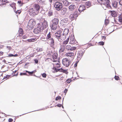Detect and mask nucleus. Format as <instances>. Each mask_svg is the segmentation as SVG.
I'll list each match as a JSON object with an SVG mask.
<instances>
[{
    "label": "nucleus",
    "instance_id": "2f4dec72",
    "mask_svg": "<svg viewBox=\"0 0 122 122\" xmlns=\"http://www.w3.org/2000/svg\"><path fill=\"white\" fill-rule=\"evenodd\" d=\"M119 21L121 23H122V15H121L119 17Z\"/></svg>",
    "mask_w": 122,
    "mask_h": 122
},
{
    "label": "nucleus",
    "instance_id": "bb28decb",
    "mask_svg": "<svg viewBox=\"0 0 122 122\" xmlns=\"http://www.w3.org/2000/svg\"><path fill=\"white\" fill-rule=\"evenodd\" d=\"M68 21V19L67 18H64L61 20V22L62 23L66 24L67 23Z\"/></svg>",
    "mask_w": 122,
    "mask_h": 122
},
{
    "label": "nucleus",
    "instance_id": "c9c22d12",
    "mask_svg": "<svg viewBox=\"0 0 122 122\" xmlns=\"http://www.w3.org/2000/svg\"><path fill=\"white\" fill-rule=\"evenodd\" d=\"M71 81V80L70 79H68L66 80V82L68 83H70Z\"/></svg>",
    "mask_w": 122,
    "mask_h": 122
},
{
    "label": "nucleus",
    "instance_id": "58836bf2",
    "mask_svg": "<svg viewBox=\"0 0 122 122\" xmlns=\"http://www.w3.org/2000/svg\"><path fill=\"white\" fill-rule=\"evenodd\" d=\"M115 79L116 80H118L119 79V77L118 76H115Z\"/></svg>",
    "mask_w": 122,
    "mask_h": 122
},
{
    "label": "nucleus",
    "instance_id": "13d9d810",
    "mask_svg": "<svg viewBox=\"0 0 122 122\" xmlns=\"http://www.w3.org/2000/svg\"><path fill=\"white\" fill-rule=\"evenodd\" d=\"M49 1L50 3H51L52 2V0H49Z\"/></svg>",
    "mask_w": 122,
    "mask_h": 122
},
{
    "label": "nucleus",
    "instance_id": "09e8293b",
    "mask_svg": "<svg viewBox=\"0 0 122 122\" xmlns=\"http://www.w3.org/2000/svg\"><path fill=\"white\" fill-rule=\"evenodd\" d=\"M35 62L36 63H37L38 62V61L37 59H35L34 60Z\"/></svg>",
    "mask_w": 122,
    "mask_h": 122
},
{
    "label": "nucleus",
    "instance_id": "f704fd0d",
    "mask_svg": "<svg viewBox=\"0 0 122 122\" xmlns=\"http://www.w3.org/2000/svg\"><path fill=\"white\" fill-rule=\"evenodd\" d=\"M61 97L60 96H58L56 97V101L58 100H60L61 99Z\"/></svg>",
    "mask_w": 122,
    "mask_h": 122
},
{
    "label": "nucleus",
    "instance_id": "6ab92c4d",
    "mask_svg": "<svg viewBox=\"0 0 122 122\" xmlns=\"http://www.w3.org/2000/svg\"><path fill=\"white\" fill-rule=\"evenodd\" d=\"M118 4V2L117 1H113L112 4V7L114 8H116L117 7V5Z\"/></svg>",
    "mask_w": 122,
    "mask_h": 122
},
{
    "label": "nucleus",
    "instance_id": "052dcab7",
    "mask_svg": "<svg viewBox=\"0 0 122 122\" xmlns=\"http://www.w3.org/2000/svg\"><path fill=\"white\" fill-rule=\"evenodd\" d=\"M72 1H80V0H71Z\"/></svg>",
    "mask_w": 122,
    "mask_h": 122
},
{
    "label": "nucleus",
    "instance_id": "69168bd1",
    "mask_svg": "<svg viewBox=\"0 0 122 122\" xmlns=\"http://www.w3.org/2000/svg\"><path fill=\"white\" fill-rule=\"evenodd\" d=\"M3 61L4 62H5L6 61L5 60H3Z\"/></svg>",
    "mask_w": 122,
    "mask_h": 122
},
{
    "label": "nucleus",
    "instance_id": "7ed1b4c3",
    "mask_svg": "<svg viewBox=\"0 0 122 122\" xmlns=\"http://www.w3.org/2000/svg\"><path fill=\"white\" fill-rule=\"evenodd\" d=\"M98 2L101 4H107V6L108 7L111 8V6L110 5V1L109 0H97Z\"/></svg>",
    "mask_w": 122,
    "mask_h": 122
},
{
    "label": "nucleus",
    "instance_id": "39448f33",
    "mask_svg": "<svg viewBox=\"0 0 122 122\" xmlns=\"http://www.w3.org/2000/svg\"><path fill=\"white\" fill-rule=\"evenodd\" d=\"M54 6L56 10L59 11L62 7V4L61 3L57 2L54 4Z\"/></svg>",
    "mask_w": 122,
    "mask_h": 122
},
{
    "label": "nucleus",
    "instance_id": "5fc2aeb1",
    "mask_svg": "<svg viewBox=\"0 0 122 122\" xmlns=\"http://www.w3.org/2000/svg\"><path fill=\"white\" fill-rule=\"evenodd\" d=\"M18 56V55L17 54H15V55L13 54V56L14 57H16Z\"/></svg>",
    "mask_w": 122,
    "mask_h": 122
},
{
    "label": "nucleus",
    "instance_id": "3c124183",
    "mask_svg": "<svg viewBox=\"0 0 122 122\" xmlns=\"http://www.w3.org/2000/svg\"><path fill=\"white\" fill-rule=\"evenodd\" d=\"M105 24L107 25L108 24V20H105Z\"/></svg>",
    "mask_w": 122,
    "mask_h": 122
},
{
    "label": "nucleus",
    "instance_id": "37998d69",
    "mask_svg": "<svg viewBox=\"0 0 122 122\" xmlns=\"http://www.w3.org/2000/svg\"><path fill=\"white\" fill-rule=\"evenodd\" d=\"M45 2L44 0H40L39 1V2L41 4L44 3V2Z\"/></svg>",
    "mask_w": 122,
    "mask_h": 122
},
{
    "label": "nucleus",
    "instance_id": "4d7b16f0",
    "mask_svg": "<svg viewBox=\"0 0 122 122\" xmlns=\"http://www.w3.org/2000/svg\"><path fill=\"white\" fill-rule=\"evenodd\" d=\"M57 106L59 107H60L61 106V104H59L57 105Z\"/></svg>",
    "mask_w": 122,
    "mask_h": 122
},
{
    "label": "nucleus",
    "instance_id": "864d4df0",
    "mask_svg": "<svg viewBox=\"0 0 122 122\" xmlns=\"http://www.w3.org/2000/svg\"><path fill=\"white\" fill-rule=\"evenodd\" d=\"M18 3L19 4H21V1L20 0H19L18 1Z\"/></svg>",
    "mask_w": 122,
    "mask_h": 122
},
{
    "label": "nucleus",
    "instance_id": "ddd939ff",
    "mask_svg": "<svg viewBox=\"0 0 122 122\" xmlns=\"http://www.w3.org/2000/svg\"><path fill=\"white\" fill-rule=\"evenodd\" d=\"M65 49L67 51H70L74 50L76 49V47H72L70 45H68L66 46L65 47Z\"/></svg>",
    "mask_w": 122,
    "mask_h": 122
},
{
    "label": "nucleus",
    "instance_id": "a19ab883",
    "mask_svg": "<svg viewBox=\"0 0 122 122\" xmlns=\"http://www.w3.org/2000/svg\"><path fill=\"white\" fill-rule=\"evenodd\" d=\"M15 12L16 14H17L18 13V14H19L20 13L21 11H20V10H18L17 11L15 10Z\"/></svg>",
    "mask_w": 122,
    "mask_h": 122
},
{
    "label": "nucleus",
    "instance_id": "ea45409f",
    "mask_svg": "<svg viewBox=\"0 0 122 122\" xmlns=\"http://www.w3.org/2000/svg\"><path fill=\"white\" fill-rule=\"evenodd\" d=\"M10 77V75H7L6 76L4 77L3 79H5V78H8Z\"/></svg>",
    "mask_w": 122,
    "mask_h": 122
},
{
    "label": "nucleus",
    "instance_id": "680f3d73",
    "mask_svg": "<svg viewBox=\"0 0 122 122\" xmlns=\"http://www.w3.org/2000/svg\"><path fill=\"white\" fill-rule=\"evenodd\" d=\"M3 46H0V48L1 49L2 48H3Z\"/></svg>",
    "mask_w": 122,
    "mask_h": 122
},
{
    "label": "nucleus",
    "instance_id": "6e6d98bb",
    "mask_svg": "<svg viewBox=\"0 0 122 122\" xmlns=\"http://www.w3.org/2000/svg\"><path fill=\"white\" fill-rule=\"evenodd\" d=\"M2 1H4L6 3H8V1L7 0H4H4H2Z\"/></svg>",
    "mask_w": 122,
    "mask_h": 122
},
{
    "label": "nucleus",
    "instance_id": "c756f323",
    "mask_svg": "<svg viewBox=\"0 0 122 122\" xmlns=\"http://www.w3.org/2000/svg\"><path fill=\"white\" fill-rule=\"evenodd\" d=\"M69 40V38L68 37L67 38V40H65L63 41V44L65 45V44H67Z\"/></svg>",
    "mask_w": 122,
    "mask_h": 122
},
{
    "label": "nucleus",
    "instance_id": "20e7f679",
    "mask_svg": "<svg viewBox=\"0 0 122 122\" xmlns=\"http://www.w3.org/2000/svg\"><path fill=\"white\" fill-rule=\"evenodd\" d=\"M79 14L78 12L76 10L74 13L71 14L70 15L69 17V18L71 21H72L76 19Z\"/></svg>",
    "mask_w": 122,
    "mask_h": 122
},
{
    "label": "nucleus",
    "instance_id": "c03bdc74",
    "mask_svg": "<svg viewBox=\"0 0 122 122\" xmlns=\"http://www.w3.org/2000/svg\"><path fill=\"white\" fill-rule=\"evenodd\" d=\"M78 61H77V62H76V63L74 64V67H76L77 66V63H78V62L79 61V59H78Z\"/></svg>",
    "mask_w": 122,
    "mask_h": 122
},
{
    "label": "nucleus",
    "instance_id": "bf43d9fd",
    "mask_svg": "<svg viewBox=\"0 0 122 122\" xmlns=\"http://www.w3.org/2000/svg\"><path fill=\"white\" fill-rule=\"evenodd\" d=\"M0 53L2 55H3V52L2 51H0Z\"/></svg>",
    "mask_w": 122,
    "mask_h": 122
},
{
    "label": "nucleus",
    "instance_id": "4be33fe9",
    "mask_svg": "<svg viewBox=\"0 0 122 122\" xmlns=\"http://www.w3.org/2000/svg\"><path fill=\"white\" fill-rule=\"evenodd\" d=\"M111 15L113 17L117 16V14L116 12L114 10L110 11Z\"/></svg>",
    "mask_w": 122,
    "mask_h": 122
},
{
    "label": "nucleus",
    "instance_id": "4c0bfd02",
    "mask_svg": "<svg viewBox=\"0 0 122 122\" xmlns=\"http://www.w3.org/2000/svg\"><path fill=\"white\" fill-rule=\"evenodd\" d=\"M42 76L44 78H46V73H44L42 74Z\"/></svg>",
    "mask_w": 122,
    "mask_h": 122
},
{
    "label": "nucleus",
    "instance_id": "393cba45",
    "mask_svg": "<svg viewBox=\"0 0 122 122\" xmlns=\"http://www.w3.org/2000/svg\"><path fill=\"white\" fill-rule=\"evenodd\" d=\"M53 11L50 10L48 13V16L49 17L52 16L53 15Z\"/></svg>",
    "mask_w": 122,
    "mask_h": 122
},
{
    "label": "nucleus",
    "instance_id": "e2e57ef3",
    "mask_svg": "<svg viewBox=\"0 0 122 122\" xmlns=\"http://www.w3.org/2000/svg\"><path fill=\"white\" fill-rule=\"evenodd\" d=\"M22 37L23 39H25L26 38V36H24L23 37Z\"/></svg>",
    "mask_w": 122,
    "mask_h": 122
},
{
    "label": "nucleus",
    "instance_id": "f257e3e1",
    "mask_svg": "<svg viewBox=\"0 0 122 122\" xmlns=\"http://www.w3.org/2000/svg\"><path fill=\"white\" fill-rule=\"evenodd\" d=\"M52 23L50 25L51 28L53 30H55L57 28L59 23V19L58 18H54L52 20Z\"/></svg>",
    "mask_w": 122,
    "mask_h": 122
},
{
    "label": "nucleus",
    "instance_id": "9d476101",
    "mask_svg": "<svg viewBox=\"0 0 122 122\" xmlns=\"http://www.w3.org/2000/svg\"><path fill=\"white\" fill-rule=\"evenodd\" d=\"M33 21V20H29L28 22L27 28H28L29 30H31L34 28Z\"/></svg>",
    "mask_w": 122,
    "mask_h": 122
},
{
    "label": "nucleus",
    "instance_id": "72a5a7b5",
    "mask_svg": "<svg viewBox=\"0 0 122 122\" xmlns=\"http://www.w3.org/2000/svg\"><path fill=\"white\" fill-rule=\"evenodd\" d=\"M42 51V49L41 48H37L36 49V51L37 52H41Z\"/></svg>",
    "mask_w": 122,
    "mask_h": 122
},
{
    "label": "nucleus",
    "instance_id": "cd10ccee",
    "mask_svg": "<svg viewBox=\"0 0 122 122\" xmlns=\"http://www.w3.org/2000/svg\"><path fill=\"white\" fill-rule=\"evenodd\" d=\"M58 56L57 54L56 53H54L52 55V58L53 60L57 59Z\"/></svg>",
    "mask_w": 122,
    "mask_h": 122
},
{
    "label": "nucleus",
    "instance_id": "473e14b6",
    "mask_svg": "<svg viewBox=\"0 0 122 122\" xmlns=\"http://www.w3.org/2000/svg\"><path fill=\"white\" fill-rule=\"evenodd\" d=\"M18 32L19 34H22L23 33V30L22 29L20 28H19V30Z\"/></svg>",
    "mask_w": 122,
    "mask_h": 122
},
{
    "label": "nucleus",
    "instance_id": "c85d7f7f",
    "mask_svg": "<svg viewBox=\"0 0 122 122\" xmlns=\"http://www.w3.org/2000/svg\"><path fill=\"white\" fill-rule=\"evenodd\" d=\"M62 1L63 2V4L65 6H67L68 5V1L66 0H62Z\"/></svg>",
    "mask_w": 122,
    "mask_h": 122
},
{
    "label": "nucleus",
    "instance_id": "b1692460",
    "mask_svg": "<svg viewBox=\"0 0 122 122\" xmlns=\"http://www.w3.org/2000/svg\"><path fill=\"white\" fill-rule=\"evenodd\" d=\"M57 71H59L60 72H62L64 73H65L66 74H67L68 73V72L66 70H64L62 69H57Z\"/></svg>",
    "mask_w": 122,
    "mask_h": 122
},
{
    "label": "nucleus",
    "instance_id": "e433bc0d",
    "mask_svg": "<svg viewBox=\"0 0 122 122\" xmlns=\"http://www.w3.org/2000/svg\"><path fill=\"white\" fill-rule=\"evenodd\" d=\"M99 44L100 45L103 46L104 44V42L103 41H101L99 42Z\"/></svg>",
    "mask_w": 122,
    "mask_h": 122
},
{
    "label": "nucleus",
    "instance_id": "aec40b11",
    "mask_svg": "<svg viewBox=\"0 0 122 122\" xmlns=\"http://www.w3.org/2000/svg\"><path fill=\"white\" fill-rule=\"evenodd\" d=\"M61 13L63 15H64L66 13L67 10V9L66 8L64 7L61 10Z\"/></svg>",
    "mask_w": 122,
    "mask_h": 122
},
{
    "label": "nucleus",
    "instance_id": "6e6552de",
    "mask_svg": "<svg viewBox=\"0 0 122 122\" xmlns=\"http://www.w3.org/2000/svg\"><path fill=\"white\" fill-rule=\"evenodd\" d=\"M62 63L64 66L67 67L70 64V62L68 59L65 58L62 59Z\"/></svg>",
    "mask_w": 122,
    "mask_h": 122
},
{
    "label": "nucleus",
    "instance_id": "9b49d317",
    "mask_svg": "<svg viewBox=\"0 0 122 122\" xmlns=\"http://www.w3.org/2000/svg\"><path fill=\"white\" fill-rule=\"evenodd\" d=\"M43 30L41 28V27L38 25L37 27L34 30V32L35 34L40 33Z\"/></svg>",
    "mask_w": 122,
    "mask_h": 122
},
{
    "label": "nucleus",
    "instance_id": "f03ea898",
    "mask_svg": "<svg viewBox=\"0 0 122 122\" xmlns=\"http://www.w3.org/2000/svg\"><path fill=\"white\" fill-rule=\"evenodd\" d=\"M43 30L48 27V24L47 21L44 19L42 20L41 22L38 24Z\"/></svg>",
    "mask_w": 122,
    "mask_h": 122
},
{
    "label": "nucleus",
    "instance_id": "603ef678",
    "mask_svg": "<svg viewBox=\"0 0 122 122\" xmlns=\"http://www.w3.org/2000/svg\"><path fill=\"white\" fill-rule=\"evenodd\" d=\"M101 38L102 39H104V40H105L106 39V37L104 36H101Z\"/></svg>",
    "mask_w": 122,
    "mask_h": 122
},
{
    "label": "nucleus",
    "instance_id": "f8f14e48",
    "mask_svg": "<svg viewBox=\"0 0 122 122\" xmlns=\"http://www.w3.org/2000/svg\"><path fill=\"white\" fill-rule=\"evenodd\" d=\"M65 55L67 56L70 57L71 58H69V60L71 61L74 59L75 55L74 54L73 52H69L66 53Z\"/></svg>",
    "mask_w": 122,
    "mask_h": 122
},
{
    "label": "nucleus",
    "instance_id": "774afa93",
    "mask_svg": "<svg viewBox=\"0 0 122 122\" xmlns=\"http://www.w3.org/2000/svg\"><path fill=\"white\" fill-rule=\"evenodd\" d=\"M26 71V72H28V73H29V71Z\"/></svg>",
    "mask_w": 122,
    "mask_h": 122
},
{
    "label": "nucleus",
    "instance_id": "2eb2a0df",
    "mask_svg": "<svg viewBox=\"0 0 122 122\" xmlns=\"http://www.w3.org/2000/svg\"><path fill=\"white\" fill-rule=\"evenodd\" d=\"M76 42L75 39H74V37L71 36L70 38V43L71 44H75Z\"/></svg>",
    "mask_w": 122,
    "mask_h": 122
},
{
    "label": "nucleus",
    "instance_id": "a878e982",
    "mask_svg": "<svg viewBox=\"0 0 122 122\" xmlns=\"http://www.w3.org/2000/svg\"><path fill=\"white\" fill-rule=\"evenodd\" d=\"M34 7L37 11H38L40 9V6L38 4H35L34 5Z\"/></svg>",
    "mask_w": 122,
    "mask_h": 122
},
{
    "label": "nucleus",
    "instance_id": "8fccbe9b",
    "mask_svg": "<svg viewBox=\"0 0 122 122\" xmlns=\"http://www.w3.org/2000/svg\"><path fill=\"white\" fill-rule=\"evenodd\" d=\"M119 3L120 5H122V0H120Z\"/></svg>",
    "mask_w": 122,
    "mask_h": 122
},
{
    "label": "nucleus",
    "instance_id": "5701e85b",
    "mask_svg": "<svg viewBox=\"0 0 122 122\" xmlns=\"http://www.w3.org/2000/svg\"><path fill=\"white\" fill-rule=\"evenodd\" d=\"M85 5L86 7L88 8L92 6L91 2L90 1L86 2L85 3Z\"/></svg>",
    "mask_w": 122,
    "mask_h": 122
},
{
    "label": "nucleus",
    "instance_id": "f3484780",
    "mask_svg": "<svg viewBox=\"0 0 122 122\" xmlns=\"http://www.w3.org/2000/svg\"><path fill=\"white\" fill-rule=\"evenodd\" d=\"M76 7L75 5L72 4L70 5L69 7V10L72 11L74 10L76 8Z\"/></svg>",
    "mask_w": 122,
    "mask_h": 122
},
{
    "label": "nucleus",
    "instance_id": "7c9ffc66",
    "mask_svg": "<svg viewBox=\"0 0 122 122\" xmlns=\"http://www.w3.org/2000/svg\"><path fill=\"white\" fill-rule=\"evenodd\" d=\"M35 40V39L34 38H31L30 39L27 40L28 42H34Z\"/></svg>",
    "mask_w": 122,
    "mask_h": 122
},
{
    "label": "nucleus",
    "instance_id": "0e129e2a",
    "mask_svg": "<svg viewBox=\"0 0 122 122\" xmlns=\"http://www.w3.org/2000/svg\"><path fill=\"white\" fill-rule=\"evenodd\" d=\"M29 64L28 63H26L25 64V66H26L28 65V64Z\"/></svg>",
    "mask_w": 122,
    "mask_h": 122
},
{
    "label": "nucleus",
    "instance_id": "4468645a",
    "mask_svg": "<svg viewBox=\"0 0 122 122\" xmlns=\"http://www.w3.org/2000/svg\"><path fill=\"white\" fill-rule=\"evenodd\" d=\"M54 38V37L52 36V38L49 40L50 41V46L52 47H54L55 44Z\"/></svg>",
    "mask_w": 122,
    "mask_h": 122
},
{
    "label": "nucleus",
    "instance_id": "412c9836",
    "mask_svg": "<svg viewBox=\"0 0 122 122\" xmlns=\"http://www.w3.org/2000/svg\"><path fill=\"white\" fill-rule=\"evenodd\" d=\"M52 33L49 32L47 35V37L46 38L47 40H49L52 38Z\"/></svg>",
    "mask_w": 122,
    "mask_h": 122
},
{
    "label": "nucleus",
    "instance_id": "dca6fc26",
    "mask_svg": "<svg viewBox=\"0 0 122 122\" xmlns=\"http://www.w3.org/2000/svg\"><path fill=\"white\" fill-rule=\"evenodd\" d=\"M85 6L83 5H81L78 9V11L81 13V12L83 11L85 9Z\"/></svg>",
    "mask_w": 122,
    "mask_h": 122
},
{
    "label": "nucleus",
    "instance_id": "49530a36",
    "mask_svg": "<svg viewBox=\"0 0 122 122\" xmlns=\"http://www.w3.org/2000/svg\"><path fill=\"white\" fill-rule=\"evenodd\" d=\"M68 91V90L67 89H65L64 91V92L65 93V95H66V93Z\"/></svg>",
    "mask_w": 122,
    "mask_h": 122
},
{
    "label": "nucleus",
    "instance_id": "338daca9",
    "mask_svg": "<svg viewBox=\"0 0 122 122\" xmlns=\"http://www.w3.org/2000/svg\"><path fill=\"white\" fill-rule=\"evenodd\" d=\"M57 61V60H54V61H53V62H55Z\"/></svg>",
    "mask_w": 122,
    "mask_h": 122
},
{
    "label": "nucleus",
    "instance_id": "a18cd8bd",
    "mask_svg": "<svg viewBox=\"0 0 122 122\" xmlns=\"http://www.w3.org/2000/svg\"><path fill=\"white\" fill-rule=\"evenodd\" d=\"M34 71H32L31 72L29 71V74H30V75H31L34 73Z\"/></svg>",
    "mask_w": 122,
    "mask_h": 122
},
{
    "label": "nucleus",
    "instance_id": "de8ad7c7",
    "mask_svg": "<svg viewBox=\"0 0 122 122\" xmlns=\"http://www.w3.org/2000/svg\"><path fill=\"white\" fill-rule=\"evenodd\" d=\"M8 56L9 57H13V54H10L8 55Z\"/></svg>",
    "mask_w": 122,
    "mask_h": 122
},
{
    "label": "nucleus",
    "instance_id": "79ce46f5",
    "mask_svg": "<svg viewBox=\"0 0 122 122\" xmlns=\"http://www.w3.org/2000/svg\"><path fill=\"white\" fill-rule=\"evenodd\" d=\"M20 75L21 76L23 75H27L26 73H20Z\"/></svg>",
    "mask_w": 122,
    "mask_h": 122
},
{
    "label": "nucleus",
    "instance_id": "0eeeda50",
    "mask_svg": "<svg viewBox=\"0 0 122 122\" xmlns=\"http://www.w3.org/2000/svg\"><path fill=\"white\" fill-rule=\"evenodd\" d=\"M62 33V31L61 30H60L57 31L55 33V35L56 37L57 38L58 40L60 41V38L61 40H63L61 38V36H62V35H61Z\"/></svg>",
    "mask_w": 122,
    "mask_h": 122
},
{
    "label": "nucleus",
    "instance_id": "a211bd4d",
    "mask_svg": "<svg viewBox=\"0 0 122 122\" xmlns=\"http://www.w3.org/2000/svg\"><path fill=\"white\" fill-rule=\"evenodd\" d=\"M65 46L62 45L60 46L59 51L60 53H62L64 52L65 48Z\"/></svg>",
    "mask_w": 122,
    "mask_h": 122
},
{
    "label": "nucleus",
    "instance_id": "423d86ee",
    "mask_svg": "<svg viewBox=\"0 0 122 122\" xmlns=\"http://www.w3.org/2000/svg\"><path fill=\"white\" fill-rule=\"evenodd\" d=\"M85 52V51L82 49H80L78 50L77 54V60H78V59H79V60H80L81 57L83 56Z\"/></svg>",
    "mask_w": 122,
    "mask_h": 122
},
{
    "label": "nucleus",
    "instance_id": "1a4fd4ad",
    "mask_svg": "<svg viewBox=\"0 0 122 122\" xmlns=\"http://www.w3.org/2000/svg\"><path fill=\"white\" fill-rule=\"evenodd\" d=\"M69 31V30L68 29L65 28L64 29L63 33L62 34V36H61L62 39L63 40L66 38V36L67 35Z\"/></svg>",
    "mask_w": 122,
    "mask_h": 122
}]
</instances>
